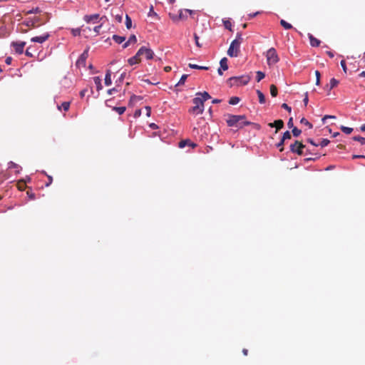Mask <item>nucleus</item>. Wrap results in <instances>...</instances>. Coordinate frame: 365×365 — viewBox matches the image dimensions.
Listing matches in <instances>:
<instances>
[{"instance_id": "f257e3e1", "label": "nucleus", "mask_w": 365, "mask_h": 365, "mask_svg": "<svg viewBox=\"0 0 365 365\" xmlns=\"http://www.w3.org/2000/svg\"><path fill=\"white\" fill-rule=\"evenodd\" d=\"M226 122L228 126L239 128L252 124L251 122L245 120V115H228V118L226 120Z\"/></svg>"}, {"instance_id": "f03ea898", "label": "nucleus", "mask_w": 365, "mask_h": 365, "mask_svg": "<svg viewBox=\"0 0 365 365\" xmlns=\"http://www.w3.org/2000/svg\"><path fill=\"white\" fill-rule=\"evenodd\" d=\"M242 42L241 33H237L236 38L233 40L227 50V55L230 57H237L240 52V46Z\"/></svg>"}, {"instance_id": "7ed1b4c3", "label": "nucleus", "mask_w": 365, "mask_h": 365, "mask_svg": "<svg viewBox=\"0 0 365 365\" xmlns=\"http://www.w3.org/2000/svg\"><path fill=\"white\" fill-rule=\"evenodd\" d=\"M250 76L247 75L241 76H234L231 77L227 80V83L230 87L234 86H240L247 85L250 81Z\"/></svg>"}, {"instance_id": "20e7f679", "label": "nucleus", "mask_w": 365, "mask_h": 365, "mask_svg": "<svg viewBox=\"0 0 365 365\" xmlns=\"http://www.w3.org/2000/svg\"><path fill=\"white\" fill-rule=\"evenodd\" d=\"M194 106L189 109V113L193 115L202 114L204 111V103L200 99V97H195L192 100Z\"/></svg>"}, {"instance_id": "39448f33", "label": "nucleus", "mask_w": 365, "mask_h": 365, "mask_svg": "<svg viewBox=\"0 0 365 365\" xmlns=\"http://www.w3.org/2000/svg\"><path fill=\"white\" fill-rule=\"evenodd\" d=\"M266 58L269 66L276 64L279 60L277 51L274 48H271L267 51Z\"/></svg>"}, {"instance_id": "423d86ee", "label": "nucleus", "mask_w": 365, "mask_h": 365, "mask_svg": "<svg viewBox=\"0 0 365 365\" xmlns=\"http://www.w3.org/2000/svg\"><path fill=\"white\" fill-rule=\"evenodd\" d=\"M305 145L299 140H295L294 143L290 145V151L293 153H297L299 155L304 154V148Z\"/></svg>"}, {"instance_id": "0eeeda50", "label": "nucleus", "mask_w": 365, "mask_h": 365, "mask_svg": "<svg viewBox=\"0 0 365 365\" xmlns=\"http://www.w3.org/2000/svg\"><path fill=\"white\" fill-rule=\"evenodd\" d=\"M138 54L144 55L147 60L153 59L155 56L153 51L145 46H142L139 48Z\"/></svg>"}, {"instance_id": "6e6552de", "label": "nucleus", "mask_w": 365, "mask_h": 365, "mask_svg": "<svg viewBox=\"0 0 365 365\" xmlns=\"http://www.w3.org/2000/svg\"><path fill=\"white\" fill-rule=\"evenodd\" d=\"M11 46L14 48L15 52L18 54H22L24 52V46H26L25 41H13Z\"/></svg>"}, {"instance_id": "1a4fd4ad", "label": "nucleus", "mask_w": 365, "mask_h": 365, "mask_svg": "<svg viewBox=\"0 0 365 365\" xmlns=\"http://www.w3.org/2000/svg\"><path fill=\"white\" fill-rule=\"evenodd\" d=\"M88 56V50H86L83 51V53L80 56L78 59L76 61V66L78 67L83 66L84 67L86 66V61Z\"/></svg>"}, {"instance_id": "9d476101", "label": "nucleus", "mask_w": 365, "mask_h": 365, "mask_svg": "<svg viewBox=\"0 0 365 365\" xmlns=\"http://www.w3.org/2000/svg\"><path fill=\"white\" fill-rule=\"evenodd\" d=\"M50 36V34L48 33H44L43 34L38 36H34L31 38V41L35 42V43H43L46 41L48 39Z\"/></svg>"}, {"instance_id": "9b49d317", "label": "nucleus", "mask_w": 365, "mask_h": 365, "mask_svg": "<svg viewBox=\"0 0 365 365\" xmlns=\"http://www.w3.org/2000/svg\"><path fill=\"white\" fill-rule=\"evenodd\" d=\"M268 126L270 128H276L275 133H277L279 130L282 129L284 127V121L282 120H277L273 123H269Z\"/></svg>"}, {"instance_id": "f8f14e48", "label": "nucleus", "mask_w": 365, "mask_h": 365, "mask_svg": "<svg viewBox=\"0 0 365 365\" xmlns=\"http://www.w3.org/2000/svg\"><path fill=\"white\" fill-rule=\"evenodd\" d=\"M140 56H141V54H138V51L134 56L130 58L128 60V63L130 66H133V65L140 63Z\"/></svg>"}, {"instance_id": "ddd939ff", "label": "nucleus", "mask_w": 365, "mask_h": 365, "mask_svg": "<svg viewBox=\"0 0 365 365\" xmlns=\"http://www.w3.org/2000/svg\"><path fill=\"white\" fill-rule=\"evenodd\" d=\"M99 18V14H92V15H86L83 18L84 21L87 23H91V22H96V21L97 19H98Z\"/></svg>"}, {"instance_id": "4468645a", "label": "nucleus", "mask_w": 365, "mask_h": 365, "mask_svg": "<svg viewBox=\"0 0 365 365\" xmlns=\"http://www.w3.org/2000/svg\"><path fill=\"white\" fill-rule=\"evenodd\" d=\"M309 38L310 45L312 46H313V47L319 46L321 41L319 39L314 37L312 34H309Z\"/></svg>"}, {"instance_id": "2eb2a0df", "label": "nucleus", "mask_w": 365, "mask_h": 365, "mask_svg": "<svg viewBox=\"0 0 365 365\" xmlns=\"http://www.w3.org/2000/svg\"><path fill=\"white\" fill-rule=\"evenodd\" d=\"M196 96L198 97L199 96H200L201 97H200V99L204 103L205 101H206L207 100L210 99L211 98V96H210V94L206 92V91H204L202 93L201 92H199V93H196Z\"/></svg>"}, {"instance_id": "dca6fc26", "label": "nucleus", "mask_w": 365, "mask_h": 365, "mask_svg": "<svg viewBox=\"0 0 365 365\" xmlns=\"http://www.w3.org/2000/svg\"><path fill=\"white\" fill-rule=\"evenodd\" d=\"M192 12L193 11L192 10L189 9H185L184 11L182 10H180L178 14V18H180V20L185 19L187 18L186 14L189 13L190 14H192Z\"/></svg>"}, {"instance_id": "f3484780", "label": "nucleus", "mask_w": 365, "mask_h": 365, "mask_svg": "<svg viewBox=\"0 0 365 365\" xmlns=\"http://www.w3.org/2000/svg\"><path fill=\"white\" fill-rule=\"evenodd\" d=\"M112 80H111V71L110 70H108L106 73L105 76V84L106 86H108L111 85Z\"/></svg>"}, {"instance_id": "a211bd4d", "label": "nucleus", "mask_w": 365, "mask_h": 365, "mask_svg": "<svg viewBox=\"0 0 365 365\" xmlns=\"http://www.w3.org/2000/svg\"><path fill=\"white\" fill-rule=\"evenodd\" d=\"M220 65L223 71H227L228 69L227 58L226 57L222 58L220 61Z\"/></svg>"}, {"instance_id": "6ab92c4d", "label": "nucleus", "mask_w": 365, "mask_h": 365, "mask_svg": "<svg viewBox=\"0 0 365 365\" xmlns=\"http://www.w3.org/2000/svg\"><path fill=\"white\" fill-rule=\"evenodd\" d=\"M338 84H339V81H337L334 78H332L330 80L329 85H327V87L328 88V90L330 91L331 89H333L334 87H336Z\"/></svg>"}, {"instance_id": "aec40b11", "label": "nucleus", "mask_w": 365, "mask_h": 365, "mask_svg": "<svg viewBox=\"0 0 365 365\" xmlns=\"http://www.w3.org/2000/svg\"><path fill=\"white\" fill-rule=\"evenodd\" d=\"M94 83L96 86V88L98 91H100L103 88L102 84H101V78L99 76H96L93 78Z\"/></svg>"}, {"instance_id": "412c9836", "label": "nucleus", "mask_w": 365, "mask_h": 365, "mask_svg": "<svg viewBox=\"0 0 365 365\" xmlns=\"http://www.w3.org/2000/svg\"><path fill=\"white\" fill-rule=\"evenodd\" d=\"M58 109L59 110H61V109H63L64 111H67L68 110L69 108H70V102L69 101H65L63 103H61V105H58L57 106Z\"/></svg>"}, {"instance_id": "4be33fe9", "label": "nucleus", "mask_w": 365, "mask_h": 365, "mask_svg": "<svg viewBox=\"0 0 365 365\" xmlns=\"http://www.w3.org/2000/svg\"><path fill=\"white\" fill-rule=\"evenodd\" d=\"M257 94L258 98H259V102L261 104L264 103H265V96L263 94V93L261 91H259V90H257Z\"/></svg>"}, {"instance_id": "5701e85b", "label": "nucleus", "mask_w": 365, "mask_h": 365, "mask_svg": "<svg viewBox=\"0 0 365 365\" xmlns=\"http://www.w3.org/2000/svg\"><path fill=\"white\" fill-rule=\"evenodd\" d=\"M188 66L190 68H193V69H200V70H208L209 69V68L207 66H198L197 64H193V63H189Z\"/></svg>"}, {"instance_id": "b1692460", "label": "nucleus", "mask_w": 365, "mask_h": 365, "mask_svg": "<svg viewBox=\"0 0 365 365\" xmlns=\"http://www.w3.org/2000/svg\"><path fill=\"white\" fill-rule=\"evenodd\" d=\"M113 39L117 43L120 44V43H123L125 40V38L124 36H118V35H113Z\"/></svg>"}, {"instance_id": "393cba45", "label": "nucleus", "mask_w": 365, "mask_h": 365, "mask_svg": "<svg viewBox=\"0 0 365 365\" xmlns=\"http://www.w3.org/2000/svg\"><path fill=\"white\" fill-rule=\"evenodd\" d=\"M280 24L282 26H283L285 29H292V24H290L289 23L287 22L286 21H284V19H282L280 21Z\"/></svg>"}, {"instance_id": "a878e982", "label": "nucleus", "mask_w": 365, "mask_h": 365, "mask_svg": "<svg viewBox=\"0 0 365 365\" xmlns=\"http://www.w3.org/2000/svg\"><path fill=\"white\" fill-rule=\"evenodd\" d=\"M240 101V98L239 97H237V96H233L232 98H230L229 100V103L230 105H236Z\"/></svg>"}, {"instance_id": "bb28decb", "label": "nucleus", "mask_w": 365, "mask_h": 365, "mask_svg": "<svg viewBox=\"0 0 365 365\" xmlns=\"http://www.w3.org/2000/svg\"><path fill=\"white\" fill-rule=\"evenodd\" d=\"M270 93L272 97H276L277 96V88L274 84L270 86Z\"/></svg>"}, {"instance_id": "cd10ccee", "label": "nucleus", "mask_w": 365, "mask_h": 365, "mask_svg": "<svg viewBox=\"0 0 365 365\" xmlns=\"http://www.w3.org/2000/svg\"><path fill=\"white\" fill-rule=\"evenodd\" d=\"M113 110H115L119 115H122L126 110V108L125 106L121 107H113Z\"/></svg>"}, {"instance_id": "c85d7f7f", "label": "nucleus", "mask_w": 365, "mask_h": 365, "mask_svg": "<svg viewBox=\"0 0 365 365\" xmlns=\"http://www.w3.org/2000/svg\"><path fill=\"white\" fill-rule=\"evenodd\" d=\"M300 123L302 124L307 125L309 129H312L313 128L312 124L311 123H309L305 118H302L300 120Z\"/></svg>"}, {"instance_id": "c756f323", "label": "nucleus", "mask_w": 365, "mask_h": 365, "mask_svg": "<svg viewBox=\"0 0 365 365\" xmlns=\"http://www.w3.org/2000/svg\"><path fill=\"white\" fill-rule=\"evenodd\" d=\"M188 77V75L187 74H183L180 81H178V83L176 84V86H180V85H183L187 79V78Z\"/></svg>"}, {"instance_id": "7c9ffc66", "label": "nucleus", "mask_w": 365, "mask_h": 365, "mask_svg": "<svg viewBox=\"0 0 365 365\" xmlns=\"http://www.w3.org/2000/svg\"><path fill=\"white\" fill-rule=\"evenodd\" d=\"M341 130L342 132H344L346 134H350L353 131V128H349V127H346V126H344V125L341 126Z\"/></svg>"}, {"instance_id": "2f4dec72", "label": "nucleus", "mask_w": 365, "mask_h": 365, "mask_svg": "<svg viewBox=\"0 0 365 365\" xmlns=\"http://www.w3.org/2000/svg\"><path fill=\"white\" fill-rule=\"evenodd\" d=\"M125 26L127 29H130L132 26V21L130 17L128 15L125 16Z\"/></svg>"}, {"instance_id": "473e14b6", "label": "nucleus", "mask_w": 365, "mask_h": 365, "mask_svg": "<svg viewBox=\"0 0 365 365\" xmlns=\"http://www.w3.org/2000/svg\"><path fill=\"white\" fill-rule=\"evenodd\" d=\"M256 73H257L256 78H257V82H259L265 76V74L262 71H257Z\"/></svg>"}, {"instance_id": "72a5a7b5", "label": "nucleus", "mask_w": 365, "mask_h": 365, "mask_svg": "<svg viewBox=\"0 0 365 365\" xmlns=\"http://www.w3.org/2000/svg\"><path fill=\"white\" fill-rule=\"evenodd\" d=\"M9 168H14V169H16V171L17 173H19V168H20V167H19V165H17L16 163H15L12 162V161L9 162Z\"/></svg>"}, {"instance_id": "f704fd0d", "label": "nucleus", "mask_w": 365, "mask_h": 365, "mask_svg": "<svg viewBox=\"0 0 365 365\" xmlns=\"http://www.w3.org/2000/svg\"><path fill=\"white\" fill-rule=\"evenodd\" d=\"M353 140L360 142L361 145H365V138L361 136H354L353 137Z\"/></svg>"}, {"instance_id": "c9c22d12", "label": "nucleus", "mask_w": 365, "mask_h": 365, "mask_svg": "<svg viewBox=\"0 0 365 365\" xmlns=\"http://www.w3.org/2000/svg\"><path fill=\"white\" fill-rule=\"evenodd\" d=\"M292 132L294 137H298L302 133L301 130L298 129L297 127H294Z\"/></svg>"}, {"instance_id": "e433bc0d", "label": "nucleus", "mask_w": 365, "mask_h": 365, "mask_svg": "<svg viewBox=\"0 0 365 365\" xmlns=\"http://www.w3.org/2000/svg\"><path fill=\"white\" fill-rule=\"evenodd\" d=\"M291 138H292V135H291L290 132L287 130L286 132H284L283 133L282 139L285 141L286 140L290 139Z\"/></svg>"}, {"instance_id": "4c0bfd02", "label": "nucleus", "mask_w": 365, "mask_h": 365, "mask_svg": "<svg viewBox=\"0 0 365 365\" xmlns=\"http://www.w3.org/2000/svg\"><path fill=\"white\" fill-rule=\"evenodd\" d=\"M223 24H224L225 29H229L230 31H232V23L229 20L223 21Z\"/></svg>"}, {"instance_id": "58836bf2", "label": "nucleus", "mask_w": 365, "mask_h": 365, "mask_svg": "<svg viewBox=\"0 0 365 365\" xmlns=\"http://www.w3.org/2000/svg\"><path fill=\"white\" fill-rule=\"evenodd\" d=\"M284 143V140L281 139V140L276 145L280 152H282L284 150V147H283Z\"/></svg>"}, {"instance_id": "ea45409f", "label": "nucleus", "mask_w": 365, "mask_h": 365, "mask_svg": "<svg viewBox=\"0 0 365 365\" xmlns=\"http://www.w3.org/2000/svg\"><path fill=\"white\" fill-rule=\"evenodd\" d=\"M315 76H316V84L319 85L320 84V77L321 74L319 71H315Z\"/></svg>"}, {"instance_id": "a19ab883", "label": "nucleus", "mask_w": 365, "mask_h": 365, "mask_svg": "<svg viewBox=\"0 0 365 365\" xmlns=\"http://www.w3.org/2000/svg\"><path fill=\"white\" fill-rule=\"evenodd\" d=\"M336 118V116L335 115H324L322 119V123L324 124L325 122H326V120L327 119H335Z\"/></svg>"}, {"instance_id": "79ce46f5", "label": "nucleus", "mask_w": 365, "mask_h": 365, "mask_svg": "<svg viewBox=\"0 0 365 365\" xmlns=\"http://www.w3.org/2000/svg\"><path fill=\"white\" fill-rule=\"evenodd\" d=\"M169 16H170V19L175 22L180 20V18H178V14L170 13Z\"/></svg>"}, {"instance_id": "37998d69", "label": "nucleus", "mask_w": 365, "mask_h": 365, "mask_svg": "<svg viewBox=\"0 0 365 365\" xmlns=\"http://www.w3.org/2000/svg\"><path fill=\"white\" fill-rule=\"evenodd\" d=\"M71 33L74 36H80L81 35V29H73L71 30Z\"/></svg>"}, {"instance_id": "c03bdc74", "label": "nucleus", "mask_w": 365, "mask_h": 365, "mask_svg": "<svg viewBox=\"0 0 365 365\" xmlns=\"http://www.w3.org/2000/svg\"><path fill=\"white\" fill-rule=\"evenodd\" d=\"M190 140H181L180 143H179V147L182 148L184 147H185V145H188Z\"/></svg>"}, {"instance_id": "a18cd8bd", "label": "nucleus", "mask_w": 365, "mask_h": 365, "mask_svg": "<svg viewBox=\"0 0 365 365\" xmlns=\"http://www.w3.org/2000/svg\"><path fill=\"white\" fill-rule=\"evenodd\" d=\"M32 47L31 46H29L26 50V52H25V54L29 56V57H33V53H31V50Z\"/></svg>"}, {"instance_id": "49530a36", "label": "nucleus", "mask_w": 365, "mask_h": 365, "mask_svg": "<svg viewBox=\"0 0 365 365\" xmlns=\"http://www.w3.org/2000/svg\"><path fill=\"white\" fill-rule=\"evenodd\" d=\"M329 143V140L328 139H323L319 145H321L322 147H325L328 145Z\"/></svg>"}, {"instance_id": "de8ad7c7", "label": "nucleus", "mask_w": 365, "mask_h": 365, "mask_svg": "<svg viewBox=\"0 0 365 365\" xmlns=\"http://www.w3.org/2000/svg\"><path fill=\"white\" fill-rule=\"evenodd\" d=\"M194 38H195L196 46L197 47L200 48L202 46V45L200 43L199 37L196 34H194Z\"/></svg>"}, {"instance_id": "09e8293b", "label": "nucleus", "mask_w": 365, "mask_h": 365, "mask_svg": "<svg viewBox=\"0 0 365 365\" xmlns=\"http://www.w3.org/2000/svg\"><path fill=\"white\" fill-rule=\"evenodd\" d=\"M40 12H41V9L38 7H36L35 9H32L31 10L29 11L27 13L28 14H37V13H40Z\"/></svg>"}, {"instance_id": "8fccbe9b", "label": "nucleus", "mask_w": 365, "mask_h": 365, "mask_svg": "<svg viewBox=\"0 0 365 365\" xmlns=\"http://www.w3.org/2000/svg\"><path fill=\"white\" fill-rule=\"evenodd\" d=\"M26 193L31 200L35 199V194L32 191L28 190Z\"/></svg>"}, {"instance_id": "3c124183", "label": "nucleus", "mask_w": 365, "mask_h": 365, "mask_svg": "<svg viewBox=\"0 0 365 365\" xmlns=\"http://www.w3.org/2000/svg\"><path fill=\"white\" fill-rule=\"evenodd\" d=\"M340 64H341V67H342V68H343V71H344L345 73H346L347 68H346V62H345V61H344V60L341 61Z\"/></svg>"}, {"instance_id": "603ef678", "label": "nucleus", "mask_w": 365, "mask_h": 365, "mask_svg": "<svg viewBox=\"0 0 365 365\" xmlns=\"http://www.w3.org/2000/svg\"><path fill=\"white\" fill-rule=\"evenodd\" d=\"M129 42L135 43L137 41L136 36L135 35H131L128 38Z\"/></svg>"}, {"instance_id": "864d4df0", "label": "nucleus", "mask_w": 365, "mask_h": 365, "mask_svg": "<svg viewBox=\"0 0 365 365\" xmlns=\"http://www.w3.org/2000/svg\"><path fill=\"white\" fill-rule=\"evenodd\" d=\"M46 176L48 178V182L46 183V186L48 187L52 183L53 178L51 175H46Z\"/></svg>"}, {"instance_id": "5fc2aeb1", "label": "nucleus", "mask_w": 365, "mask_h": 365, "mask_svg": "<svg viewBox=\"0 0 365 365\" xmlns=\"http://www.w3.org/2000/svg\"><path fill=\"white\" fill-rule=\"evenodd\" d=\"M282 107L283 108H284L285 110H287L288 112H289V113H290V112H291V110H292L291 107H290V106H289L287 103H283V104L282 105Z\"/></svg>"}, {"instance_id": "6e6d98bb", "label": "nucleus", "mask_w": 365, "mask_h": 365, "mask_svg": "<svg viewBox=\"0 0 365 365\" xmlns=\"http://www.w3.org/2000/svg\"><path fill=\"white\" fill-rule=\"evenodd\" d=\"M287 125L289 128H294L293 118H290L288 120Z\"/></svg>"}, {"instance_id": "4d7b16f0", "label": "nucleus", "mask_w": 365, "mask_h": 365, "mask_svg": "<svg viewBox=\"0 0 365 365\" xmlns=\"http://www.w3.org/2000/svg\"><path fill=\"white\" fill-rule=\"evenodd\" d=\"M145 110H146V113H146V115H147L148 117H149V116L150 115L151 108H150V106H145Z\"/></svg>"}, {"instance_id": "13d9d810", "label": "nucleus", "mask_w": 365, "mask_h": 365, "mask_svg": "<svg viewBox=\"0 0 365 365\" xmlns=\"http://www.w3.org/2000/svg\"><path fill=\"white\" fill-rule=\"evenodd\" d=\"M88 91V89L87 88H85V89H83L81 92H80V96L81 98H83L86 95V93H87Z\"/></svg>"}, {"instance_id": "bf43d9fd", "label": "nucleus", "mask_w": 365, "mask_h": 365, "mask_svg": "<svg viewBox=\"0 0 365 365\" xmlns=\"http://www.w3.org/2000/svg\"><path fill=\"white\" fill-rule=\"evenodd\" d=\"M101 29V25H99V26H95L94 29H93V31L96 33L99 34Z\"/></svg>"}, {"instance_id": "052dcab7", "label": "nucleus", "mask_w": 365, "mask_h": 365, "mask_svg": "<svg viewBox=\"0 0 365 365\" xmlns=\"http://www.w3.org/2000/svg\"><path fill=\"white\" fill-rule=\"evenodd\" d=\"M115 91H118V90L115 88H113L108 89L107 93L108 95H111V94H113V92H115Z\"/></svg>"}, {"instance_id": "680f3d73", "label": "nucleus", "mask_w": 365, "mask_h": 365, "mask_svg": "<svg viewBox=\"0 0 365 365\" xmlns=\"http://www.w3.org/2000/svg\"><path fill=\"white\" fill-rule=\"evenodd\" d=\"M11 61H12L11 57H7L5 60L6 63L8 65H10L11 63Z\"/></svg>"}, {"instance_id": "e2e57ef3", "label": "nucleus", "mask_w": 365, "mask_h": 365, "mask_svg": "<svg viewBox=\"0 0 365 365\" xmlns=\"http://www.w3.org/2000/svg\"><path fill=\"white\" fill-rule=\"evenodd\" d=\"M154 15L156 16V13L153 11V7L151 6L150 11H149V16Z\"/></svg>"}, {"instance_id": "0e129e2a", "label": "nucleus", "mask_w": 365, "mask_h": 365, "mask_svg": "<svg viewBox=\"0 0 365 365\" xmlns=\"http://www.w3.org/2000/svg\"><path fill=\"white\" fill-rule=\"evenodd\" d=\"M308 101H309L308 96H307V93H306V96H305V98H304V100H303V102H304V105H305V106H307V105Z\"/></svg>"}, {"instance_id": "69168bd1", "label": "nucleus", "mask_w": 365, "mask_h": 365, "mask_svg": "<svg viewBox=\"0 0 365 365\" xmlns=\"http://www.w3.org/2000/svg\"><path fill=\"white\" fill-rule=\"evenodd\" d=\"M327 54L330 57V58H333L334 56V54L332 51H327Z\"/></svg>"}, {"instance_id": "338daca9", "label": "nucleus", "mask_w": 365, "mask_h": 365, "mask_svg": "<svg viewBox=\"0 0 365 365\" xmlns=\"http://www.w3.org/2000/svg\"><path fill=\"white\" fill-rule=\"evenodd\" d=\"M125 77V73H121L120 78H119V81L121 82L123 81L124 78Z\"/></svg>"}, {"instance_id": "774afa93", "label": "nucleus", "mask_w": 365, "mask_h": 365, "mask_svg": "<svg viewBox=\"0 0 365 365\" xmlns=\"http://www.w3.org/2000/svg\"><path fill=\"white\" fill-rule=\"evenodd\" d=\"M131 43L129 42V41L128 40L123 46V48H127Z\"/></svg>"}]
</instances>
